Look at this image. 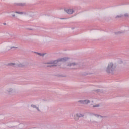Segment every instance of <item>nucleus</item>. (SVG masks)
Returning <instances> with one entry per match:
<instances>
[{"instance_id": "f257e3e1", "label": "nucleus", "mask_w": 129, "mask_h": 129, "mask_svg": "<svg viewBox=\"0 0 129 129\" xmlns=\"http://www.w3.org/2000/svg\"><path fill=\"white\" fill-rule=\"evenodd\" d=\"M69 58L68 57H63L61 58H58L55 60H50L45 63V64H47V67H56L57 65V63H59V62H66L68 61Z\"/></svg>"}, {"instance_id": "f03ea898", "label": "nucleus", "mask_w": 129, "mask_h": 129, "mask_svg": "<svg viewBox=\"0 0 129 129\" xmlns=\"http://www.w3.org/2000/svg\"><path fill=\"white\" fill-rule=\"evenodd\" d=\"M105 71L108 74H113L116 71V64L113 62H109L105 69Z\"/></svg>"}, {"instance_id": "7ed1b4c3", "label": "nucleus", "mask_w": 129, "mask_h": 129, "mask_svg": "<svg viewBox=\"0 0 129 129\" xmlns=\"http://www.w3.org/2000/svg\"><path fill=\"white\" fill-rule=\"evenodd\" d=\"M5 92L8 94V95H11V96L18 94V91H17V90L14 89V88L11 87H8Z\"/></svg>"}, {"instance_id": "20e7f679", "label": "nucleus", "mask_w": 129, "mask_h": 129, "mask_svg": "<svg viewBox=\"0 0 129 129\" xmlns=\"http://www.w3.org/2000/svg\"><path fill=\"white\" fill-rule=\"evenodd\" d=\"M9 66H13V67H24L25 65L22 63L17 64L15 63H9Z\"/></svg>"}, {"instance_id": "39448f33", "label": "nucleus", "mask_w": 129, "mask_h": 129, "mask_svg": "<svg viewBox=\"0 0 129 129\" xmlns=\"http://www.w3.org/2000/svg\"><path fill=\"white\" fill-rule=\"evenodd\" d=\"M91 122L93 124H97L98 123H99V120L98 119V118H94L91 119Z\"/></svg>"}, {"instance_id": "423d86ee", "label": "nucleus", "mask_w": 129, "mask_h": 129, "mask_svg": "<svg viewBox=\"0 0 129 129\" xmlns=\"http://www.w3.org/2000/svg\"><path fill=\"white\" fill-rule=\"evenodd\" d=\"M12 49H14V50H16V49H18V47L9 46L6 47V50L7 51H11V50H12Z\"/></svg>"}, {"instance_id": "0eeeda50", "label": "nucleus", "mask_w": 129, "mask_h": 129, "mask_svg": "<svg viewBox=\"0 0 129 129\" xmlns=\"http://www.w3.org/2000/svg\"><path fill=\"white\" fill-rule=\"evenodd\" d=\"M64 11L66 12L67 14H69V15H72V14L74 13V11L72 9H64Z\"/></svg>"}, {"instance_id": "6e6552de", "label": "nucleus", "mask_w": 129, "mask_h": 129, "mask_svg": "<svg viewBox=\"0 0 129 129\" xmlns=\"http://www.w3.org/2000/svg\"><path fill=\"white\" fill-rule=\"evenodd\" d=\"M79 64L77 62H72V63H70L68 64V66L69 67H73L74 66H78Z\"/></svg>"}, {"instance_id": "1a4fd4ad", "label": "nucleus", "mask_w": 129, "mask_h": 129, "mask_svg": "<svg viewBox=\"0 0 129 129\" xmlns=\"http://www.w3.org/2000/svg\"><path fill=\"white\" fill-rule=\"evenodd\" d=\"M31 107H32V108H35L36 109H37V111H38V112H41V110L40 109V108H39V107L37 106V105H34V104H32L31 105Z\"/></svg>"}, {"instance_id": "9d476101", "label": "nucleus", "mask_w": 129, "mask_h": 129, "mask_svg": "<svg viewBox=\"0 0 129 129\" xmlns=\"http://www.w3.org/2000/svg\"><path fill=\"white\" fill-rule=\"evenodd\" d=\"M27 5L26 3H16L15 6H20V7H25Z\"/></svg>"}, {"instance_id": "9b49d317", "label": "nucleus", "mask_w": 129, "mask_h": 129, "mask_svg": "<svg viewBox=\"0 0 129 129\" xmlns=\"http://www.w3.org/2000/svg\"><path fill=\"white\" fill-rule=\"evenodd\" d=\"M76 116H77V117H84V114L79 113L76 114Z\"/></svg>"}, {"instance_id": "f8f14e48", "label": "nucleus", "mask_w": 129, "mask_h": 129, "mask_svg": "<svg viewBox=\"0 0 129 129\" xmlns=\"http://www.w3.org/2000/svg\"><path fill=\"white\" fill-rule=\"evenodd\" d=\"M92 107L93 108L100 107V104H94L92 106Z\"/></svg>"}, {"instance_id": "ddd939ff", "label": "nucleus", "mask_w": 129, "mask_h": 129, "mask_svg": "<svg viewBox=\"0 0 129 129\" xmlns=\"http://www.w3.org/2000/svg\"><path fill=\"white\" fill-rule=\"evenodd\" d=\"M88 103H90V100H84V104H88Z\"/></svg>"}, {"instance_id": "4468645a", "label": "nucleus", "mask_w": 129, "mask_h": 129, "mask_svg": "<svg viewBox=\"0 0 129 129\" xmlns=\"http://www.w3.org/2000/svg\"><path fill=\"white\" fill-rule=\"evenodd\" d=\"M122 17H123V15H117L115 17V19H119L120 18H122Z\"/></svg>"}, {"instance_id": "2eb2a0df", "label": "nucleus", "mask_w": 129, "mask_h": 129, "mask_svg": "<svg viewBox=\"0 0 129 129\" xmlns=\"http://www.w3.org/2000/svg\"><path fill=\"white\" fill-rule=\"evenodd\" d=\"M78 102H79L80 103H81V104H84V100H79Z\"/></svg>"}, {"instance_id": "dca6fc26", "label": "nucleus", "mask_w": 129, "mask_h": 129, "mask_svg": "<svg viewBox=\"0 0 129 129\" xmlns=\"http://www.w3.org/2000/svg\"><path fill=\"white\" fill-rule=\"evenodd\" d=\"M124 17H125V18H128V17H129V14L128 13H125L124 14Z\"/></svg>"}, {"instance_id": "f3484780", "label": "nucleus", "mask_w": 129, "mask_h": 129, "mask_svg": "<svg viewBox=\"0 0 129 129\" xmlns=\"http://www.w3.org/2000/svg\"><path fill=\"white\" fill-rule=\"evenodd\" d=\"M16 14H19V15H23L24 13L23 12H15Z\"/></svg>"}, {"instance_id": "a211bd4d", "label": "nucleus", "mask_w": 129, "mask_h": 129, "mask_svg": "<svg viewBox=\"0 0 129 129\" xmlns=\"http://www.w3.org/2000/svg\"><path fill=\"white\" fill-rule=\"evenodd\" d=\"M36 54H37V55H39V56H44V54H41L40 53H38V52H36Z\"/></svg>"}, {"instance_id": "6ab92c4d", "label": "nucleus", "mask_w": 129, "mask_h": 129, "mask_svg": "<svg viewBox=\"0 0 129 129\" xmlns=\"http://www.w3.org/2000/svg\"><path fill=\"white\" fill-rule=\"evenodd\" d=\"M115 34H116V35H119L120 34H121V32H120V31H118V32H116Z\"/></svg>"}, {"instance_id": "aec40b11", "label": "nucleus", "mask_w": 129, "mask_h": 129, "mask_svg": "<svg viewBox=\"0 0 129 129\" xmlns=\"http://www.w3.org/2000/svg\"><path fill=\"white\" fill-rule=\"evenodd\" d=\"M95 91L96 92H100V89H97V90H95Z\"/></svg>"}, {"instance_id": "412c9836", "label": "nucleus", "mask_w": 129, "mask_h": 129, "mask_svg": "<svg viewBox=\"0 0 129 129\" xmlns=\"http://www.w3.org/2000/svg\"><path fill=\"white\" fill-rule=\"evenodd\" d=\"M94 115L95 116H96V117H99V115L97 114H94Z\"/></svg>"}, {"instance_id": "4be33fe9", "label": "nucleus", "mask_w": 129, "mask_h": 129, "mask_svg": "<svg viewBox=\"0 0 129 129\" xmlns=\"http://www.w3.org/2000/svg\"><path fill=\"white\" fill-rule=\"evenodd\" d=\"M66 18H60V20H65Z\"/></svg>"}, {"instance_id": "5701e85b", "label": "nucleus", "mask_w": 129, "mask_h": 129, "mask_svg": "<svg viewBox=\"0 0 129 129\" xmlns=\"http://www.w3.org/2000/svg\"><path fill=\"white\" fill-rule=\"evenodd\" d=\"M13 17H16L15 15H12Z\"/></svg>"}, {"instance_id": "b1692460", "label": "nucleus", "mask_w": 129, "mask_h": 129, "mask_svg": "<svg viewBox=\"0 0 129 129\" xmlns=\"http://www.w3.org/2000/svg\"><path fill=\"white\" fill-rule=\"evenodd\" d=\"M3 24L5 25H7V23H4Z\"/></svg>"}]
</instances>
